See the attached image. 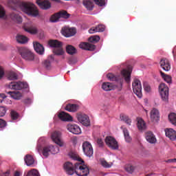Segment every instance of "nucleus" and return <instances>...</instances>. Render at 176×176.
<instances>
[{
  "label": "nucleus",
  "mask_w": 176,
  "mask_h": 176,
  "mask_svg": "<svg viewBox=\"0 0 176 176\" xmlns=\"http://www.w3.org/2000/svg\"><path fill=\"white\" fill-rule=\"evenodd\" d=\"M107 79L111 80V82H116L117 85H113L112 82H103L102 85V90L104 91H111V90H114V89H118V90H122L123 87V82L124 78L122 76H115L112 73H109L107 75Z\"/></svg>",
  "instance_id": "f257e3e1"
},
{
  "label": "nucleus",
  "mask_w": 176,
  "mask_h": 176,
  "mask_svg": "<svg viewBox=\"0 0 176 176\" xmlns=\"http://www.w3.org/2000/svg\"><path fill=\"white\" fill-rule=\"evenodd\" d=\"M21 9L24 13L32 17H38L39 16V10L36 6L30 2H22L20 4Z\"/></svg>",
  "instance_id": "f03ea898"
},
{
  "label": "nucleus",
  "mask_w": 176,
  "mask_h": 176,
  "mask_svg": "<svg viewBox=\"0 0 176 176\" xmlns=\"http://www.w3.org/2000/svg\"><path fill=\"white\" fill-rule=\"evenodd\" d=\"M19 53L25 61L30 62V61H34L36 64H38L39 63V58L36 57L35 54L32 53V52L30 51L29 50L21 47L19 49Z\"/></svg>",
  "instance_id": "7ed1b4c3"
},
{
  "label": "nucleus",
  "mask_w": 176,
  "mask_h": 176,
  "mask_svg": "<svg viewBox=\"0 0 176 176\" xmlns=\"http://www.w3.org/2000/svg\"><path fill=\"white\" fill-rule=\"evenodd\" d=\"M50 47H54L53 52L56 56H64L65 52L63 49V43L58 40H50L48 42Z\"/></svg>",
  "instance_id": "20e7f679"
},
{
  "label": "nucleus",
  "mask_w": 176,
  "mask_h": 176,
  "mask_svg": "<svg viewBox=\"0 0 176 176\" xmlns=\"http://www.w3.org/2000/svg\"><path fill=\"white\" fill-rule=\"evenodd\" d=\"M132 87L133 90V93L138 97L139 98H142V85H141V81L135 78L133 83Z\"/></svg>",
  "instance_id": "39448f33"
},
{
  "label": "nucleus",
  "mask_w": 176,
  "mask_h": 176,
  "mask_svg": "<svg viewBox=\"0 0 176 176\" xmlns=\"http://www.w3.org/2000/svg\"><path fill=\"white\" fill-rule=\"evenodd\" d=\"M61 18L69 19V14H68V12H67V11L65 10L60 11L59 12L55 13L52 15L50 19V21H51V23H57V21H58V19Z\"/></svg>",
  "instance_id": "423d86ee"
},
{
  "label": "nucleus",
  "mask_w": 176,
  "mask_h": 176,
  "mask_svg": "<svg viewBox=\"0 0 176 176\" xmlns=\"http://www.w3.org/2000/svg\"><path fill=\"white\" fill-rule=\"evenodd\" d=\"M36 149L40 155L42 153L43 156L45 157H49V155H50V148L49 146H43V145L41 144V140H38Z\"/></svg>",
  "instance_id": "0eeeda50"
},
{
  "label": "nucleus",
  "mask_w": 176,
  "mask_h": 176,
  "mask_svg": "<svg viewBox=\"0 0 176 176\" xmlns=\"http://www.w3.org/2000/svg\"><path fill=\"white\" fill-rule=\"evenodd\" d=\"M8 87L12 90H21V89H27L28 84L21 81L12 82L9 84Z\"/></svg>",
  "instance_id": "6e6552de"
},
{
  "label": "nucleus",
  "mask_w": 176,
  "mask_h": 176,
  "mask_svg": "<svg viewBox=\"0 0 176 176\" xmlns=\"http://www.w3.org/2000/svg\"><path fill=\"white\" fill-rule=\"evenodd\" d=\"M159 90L162 101H168V87L164 83H161Z\"/></svg>",
  "instance_id": "1a4fd4ad"
},
{
  "label": "nucleus",
  "mask_w": 176,
  "mask_h": 176,
  "mask_svg": "<svg viewBox=\"0 0 176 176\" xmlns=\"http://www.w3.org/2000/svg\"><path fill=\"white\" fill-rule=\"evenodd\" d=\"M104 142L109 148L114 150L119 149V144H118V142L116 141V138L111 136H107L106 137Z\"/></svg>",
  "instance_id": "9d476101"
},
{
  "label": "nucleus",
  "mask_w": 176,
  "mask_h": 176,
  "mask_svg": "<svg viewBox=\"0 0 176 176\" xmlns=\"http://www.w3.org/2000/svg\"><path fill=\"white\" fill-rule=\"evenodd\" d=\"M82 151L88 157H91L93 156L94 151H93V146H91V144L89 142H85L82 143Z\"/></svg>",
  "instance_id": "9b49d317"
},
{
  "label": "nucleus",
  "mask_w": 176,
  "mask_h": 176,
  "mask_svg": "<svg viewBox=\"0 0 176 176\" xmlns=\"http://www.w3.org/2000/svg\"><path fill=\"white\" fill-rule=\"evenodd\" d=\"M128 69H124L122 70L121 74L124 78V80L126 83H130V80L131 79V72H133V66H128Z\"/></svg>",
  "instance_id": "f8f14e48"
},
{
  "label": "nucleus",
  "mask_w": 176,
  "mask_h": 176,
  "mask_svg": "<svg viewBox=\"0 0 176 176\" xmlns=\"http://www.w3.org/2000/svg\"><path fill=\"white\" fill-rule=\"evenodd\" d=\"M52 140L60 146H64V142L61 140V132L60 131H54L52 134Z\"/></svg>",
  "instance_id": "ddd939ff"
},
{
  "label": "nucleus",
  "mask_w": 176,
  "mask_h": 176,
  "mask_svg": "<svg viewBox=\"0 0 176 176\" xmlns=\"http://www.w3.org/2000/svg\"><path fill=\"white\" fill-rule=\"evenodd\" d=\"M76 118L83 126H85L86 127L90 126V120L87 115L77 114Z\"/></svg>",
  "instance_id": "4468645a"
},
{
  "label": "nucleus",
  "mask_w": 176,
  "mask_h": 176,
  "mask_svg": "<svg viewBox=\"0 0 176 176\" xmlns=\"http://www.w3.org/2000/svg\"><path fill=\"white\" fill-rule=\"evenodd\" d=\"M36 3L43 10H47L52 8V3L48 0H36Z\"/></svg>",
  "instance_id": "2eb2a0df"
},
{
  "label": "nucleus",
  "mask_w": 176,
  "mask_h": 176,
  "mask_svg": "<svg viewBox=\"0 0 176 176\" xmlns=\"http://www.w3.org/2000/svg\"><path fill=\"white\" fill-rule=\"evenodd\" d=\"M150 119L151 122H159V120H160V113L159 112V110H157V109L153 108L151 111Z\"/></svg>",
  "instance_id": "dca6fc26"
},
{
  "label": "nucleus",
  "mask_w": 176,
  "mask_h": 176,
  "mask_svg": "<svg viewBox=\"0 0 176 176\" xmlns=\"http://www.w3.org/2000/svg\"><path fill=\"white\" fill-rule=\"evenodd\" d=\"M62 34L64 36H66V38H69V36H74V35L76 34V30L69 28H63L62 29Z\"/></svg>",
  "instance_id": "f3484780"
},
{
  "label": "nucleus",
  "mask_w": 176,
  "mask_h": 176,
  "mask_svg": "<svg viewBox=\"0 0 176 176\" xmlns=\"http://www.w3.org/2000/svg\"><path fill=\"white\" fill-rule=\"evenodd\" d=\"M160 64L161 68H162V69H164V71H166V72L171 69V65L170 64V61L167 58L161 59Z\"/></svg>",
  "instance_id": "a211bd4d"
},
{
  "label": "nucleus",
  "mask_w": 176,
  "mask_h": 176,
  "mask_svg": "<svg viewBox=\"0 0 176 176\" xmlns=\"http://www.w3.org/2000/svg\"><path fill=\"white\" fill-rule=\"evenodd\" d=\"M90 171L89 170V167L86 165H82V166H80V170H76V174L78 176H88Z\"/></svg>",
  "instance_id": "6ab92c4d"
},
{
  "label": "nucleus",
  "mask_w": 176,
  "mask_h": 176,
  "mask_svg": "<svg viewBox=\"0 0 176 176\" xmlns=\"http://www.w3.org/2000/svg\"><path fill=\"white\" fill-rule=\"evenodd\" d=\"M67 130L72 133V134L78 135L82 133V130H80V127L76 124H69L67 126Z\"/></svg>",
  "instance_id": "aec40b11"
},
{
  "label": "nucleus",
  "mask_w": 176,
  "mask_h": 176,
  "mask_svg": "<svg viewBox=\"0 0 176 176\" xmlns=\"http://www.w3.org/2000/svg\"><path fill=\"white\" fill-rule=\"evenodd\" d=\"M79 47L83 50H89L90 52H93V50H96V45L89 43H80Z\"/></svg>",
  "instance_id": "412c9836"
},
{
  "label": "nucleus",
  "mask_w": 176,
  "mask_h": 176,
  "mask_svg": "<svg viewBox=\"0 0 176 176\" xmlns=\"http://www.w3.org/2000/svg\"><path fill=\"white\" fill-rule=\"evenodd\" d=\"M64 169L65 170L68 175H74V165L72 164V163L69 162L65 163Z\"/></svg>",
  "instance_id": "4be33fe9"
},
{
  "label": "nucleus",
  "mask_w": 176,
  "mask_h": 176,
  "mask_svg": "<svg viewBox=\"0 0 176 176\" xmlns=\"http://www.w3.org/2000/svg\"><path fill=\"white\" fill-rule=\"evenodd\" d=\"M105 31V25L100 24L96 27L91 28L89 32V34H96V32H104Z\"/></svg>",
  "instance_id": "5701e85b"
},
{
  "label": "nucleus",
  "mask_w": 176,
  "mask_h": 176,
  "mask_svg": "<svg viewBox=\"0 0 176 176\" xmlns=\"http://www.w3.org/2000/svg\"><path fill=\"white\" fill-rule=\"evenodd\" d=\"M58 117L60 120H63V122H71V120H72V116L68 114V113L64 111L59 113Z\"/></svg>",
  "instance_id": "b1692460"
},
{
  "label": "nucleus",
  "mask_w": 176,
  "mask_h": 176,
  "mask_svg": "<svg viewBox=\"0 0 176 176\" xmlns=\"http://www.w3.org/2000/svg\"><path fill=\"white\" fill-rule=\"evenodd\" d=\"M165 134L171 141H175L176 140V131L173 129H168L165 130Z\"/></svg>",
  "instance_id": "393cba45"
},
{
  "label": "nucleus",
  "mask_w": 176,
  "mask_h": 176,
  "mask_svg": "<svg viewBox=\"0 0 176 176\" xmlns=\"http://www.w3.org/2000/svg\"><path fill=\"white\" fill-rule=\"evenodd\" d=\"M34 47L38 54L42 55L45 53V47L41 43L38 42L34 43Z\"/></svg>",
  "instance_id": "a878e982"
},
{
  "label": "nucleus",
  "mask_w": 176,
  "mask_h": 176,
  "mask_svg": "<svg viewBox=\"0 0 176 176\" xmlns=\"http://www.w3.org/2000/svg\"><path fill=\"white\" fill-rule=\"evenodd\" d=\"M65 109L68 112H76L79 109V105L69 103L66 105Z\"/></svg>",
  "instance_id": "bb28decb"
},
{
  "label": "nucleus",
  "mask_w": 176,
  "mask_h": 176,
  "mask_svg": "<svg viewBox=\"0 0 176 176\" xmlns=\"http://www.w3.org/2000/svg\"><path fill=\"white\" fill-rule=\"evenodd\" d=\"M146 140L150 144H155L156 143V138L155 135L151 131H148L146 133Z\"/></svg>",
  "instance_id": "cd10ccee"
},
{
  "label": "nucleus",
  "mask_w": 176,
  "mask_h": 176,
  "mask_svg": "<svg viewBox=\"0 0 176 176\" xmlns=\"http://www.w3.org/2000/svg\"><path fill=\"white\" fill-rule=\"evenodd\" d=\"M24 30L26 32H29V34H32L33 35H35V34H38V29L34 25H30L29 26H24Z\"/></svg>",
  "instance_id": "c85d7f7f"
},
{
  "label": "nucleus",
  "mask_w": 176,
  "mask_h": 176,
  "mask_svg": "<svg viewBox=\"0 0 176 176\" xmlns=\"http://www.w3.org/2000/svg\"><path fill=\"white\" fill-rule=\"evenodd\" d=\"M6 76L8 80H17V79H19L17 73L12 71L8 72L6 73Z\"/></svg>",
  "instance_id": "c756f323"
},
{
  "label": "nucleus",
  "mask_w": 176,
  "mask_h": 176,
  "mask_svg": "<svg viewBox=\"0 0 176 176\" xmlns=\"http://www.w3.org/2000/svg\"><path fill=\"white\" fill-rule=\"evenodd\" d=\"M16 39L18 43H21L22 45H24V43H27V42H28V38L21 34H17Z\"/></svg>",
  "instance_id": "7c9ffc66"
},
{
  "label": "nucleus",
  "mask_w": 176,
  "mask_h": 176,
  "mask_svg": "<svg viewBox=\"0 0 176 176\" xmlns=\"http://www.w3.org/2000/svg\"><path fill=\"white\" fill-rule=\"evenodd\" d=\"M66 52L67 54H70V56H74V54H76L78 53V50L76 48L72 45H68L66 46Z\"/></svg>",
  "instance_id": "2f4dec72"
},
{
  "label": "nucleus",
  "mask_w": 176,
  "mask_h": 176,
  "mask_svg": "<svg viewBox=\"0 0 176 176\" xmlns=\"http://www.w3.org/2000/svg\"><path fill=\"white\" fill-rule=\"evenodd\" d=\"M8 94H10L14 100H20L21 97H23V95L20 91H8L7 92Z\"/></svg>",
  "instance_id": "473e14b6"
},
{
  "label": "nucleus",
  "mask_w": 176,
  "mask_h": 176,
  "mask_svg": "<svg viewBox=\"0 0 176 176\" xmlns=\"http://www.w3.org/2000/svg\"><path fill=\"white\" fill-rule=\"evenodd\" d=\"M82 3L87 10H93V8H94L93 1L90 0H83Z\"/></svg>",
  "instance_id": "72a5a7b5"
},
{
  "label": "nucleus",
  "mask_w": 176,
  "mask_h": 176,
  "mask_svg": "<svg viewBox=\"0 0 176 176\" xmlns=\"http://www.w3.org/2000/svg\"><path fill=\"white\" fill-rule=\"evenodd\" d=\"M34 162L35 160H34V157H32L31 155H25V163L27 164V166H34Z\"/></svg>",
  "instance_id": "f704fd0d"
},
{
  "label": "nucleus",
  "mask_w": 176,
  "mask_h": 176,
  "mask_svg": "<svg viewBox=\"0 0 176 176\" xmlns=\"http://www.w3.org/2000/svg\"><path fill=\"white\" fill-rule=\"evenodd\" d=\"M137 126L140 130H145L146 129V124H145V121L142 120V118H138Z\"/></svg>",
  "instance_id": "c9c22d12"
},
{
  "label": "nucleus",
  "mask_w": 176,
  "mask_h": 176,
  "mask_svg": "<svg viewBox=\"0 0 176 176\" xmlns=\"http://www.w3.org/2000/svg\"><path fill=\"white\" fill-rule=\"evenodd\" d=\"M52 61H54V58L53 56H50L47 60L44 61V66L47 69H50L52 67Z\"/></svg>",
  "instance_id": "e433bc0d"
},
{
  "label": "nucleus",
  "mask_w": 176,
  "mask_h": 176,
  "mask_svg": "<svg viewBox=\"0 0 176 176\" xmlns=\"http://www.w3.org/2000/svg\"><path fill=\"white\" fill-rule=\"evenodd\" d=\"M10 17L12 19L14 20V21H17V23H22L23 21V19L21 18V16H20L19 14L12 12L10 15Z\"/></svg>",
  "instance_id": "4c0bfd02"
},
{
  "label": "nucleus",
  "mask_w": 176,
  "mask_h": 176,
  "mask_svg": "<svg viewBox=\"0 0 176 176\" xmlns=\"http://www.w3.org/2000/svg\"><path fill=\"white\" fill-rule=\"evenodd\" d=\"M120 119L122 120V122H124L126 124H128V126H131V119H130L128 116L122 114L120 116Z\"/></svg>",
  "instance_id": "58836bf2"
},
{
  "label": "nucleus",
  "mask_w": 176,
  "mask_h": 176,
  "mask_svg": "<svg viewBox=\"0 0 176 176\" xmlns=\"http://www.w3.org/2000/svg\"><path fill=\"white\" fill-rule=\"evenodd\" d=\"M169 122L173 124V126H176V113H170L168 115Z\"/></svg>",
  "instance_id": "ea45409f"
},
{
  "label": "nucleus",
  "mask_w": 176,
  "mask_h": 176,
  "mask_svg": "<svg viewBox=\"0 0 176 176\" xmlns=\"http://www.w3.org/2000/svg\"><path fill=\"white\" fill-rule=\"evenodd\" d=\"M160 74H161L162 79H164V80H165V82H166V83H171V76L164 74L162 71H160Z\"/></svg>",
  "instance_id": "a19ab883"
},
{
  "label": "nucleus",
  "mask_w": 176,
  "mask_h": 176,
  "mask_svg": "<svg viewBox=\"0 0 176 176\" xmlns=\"http://www.w3.org/2000/svg\"><path fill=\"white\" fill-rule=\"evenodd\" d=\"M50 152L52 153V155H56V153H58L60 152V148L57 147V146L50 145Z\"/></svg>",
  "instance_id": "79ce46f5"
},
{
  "label": "nucleus",
  "mask_w": 176,
  "mask_h": 176,
  "mask_svg": "<svg viewBox=\"0 0 176 176\" xmlns=\"http://www.w3.org/2000/svg\"><path fill=\"white\" fill-rule=\"evenodd\" d=\"M26 176H41V175H39V171H38V170L32 169L28 172Z\"/></svg>",
  "instance_id": "37998d69"
},
{
  "label": "nucleus",
  "mask_w": 176,
  "mask_h": 176,
  "mask_svg": "<svg viewBox=\"0 0 176 176\" xmlns=\"http://www.w3.org/2000/svg\"><path fill=\"white\" fill-rule=\"evenodd\" d=\"M125 169L127 173H129V174H133V173H134V170H135V167H134L133 165H127L125 167Z\"/></svg>",
  "instance_id": "c03bdc74"
},
{
  "label": "nucleus",
  "mask_w": 176,
  "mask_h": 176,
  "mask_svg": "<svg viewBox=\"0 0 176 176\" xmlns=\"http://www.w3.org/2000/svg\"><path fill=\"white\" fill-rule=\"evenodd\" d=\"M100 163L105 168H111V167H112V163L109 164L105 160H101Z\"/></svg>",
  "instance_id": "a18cd8bd"
},
{
  "label": "nucleus",
  "mask_w": 176,
  "mask_h": 176,
  "mask_svg": "<svg viewBox=\"0 0 176 176\" xmlns=\"http://www.w3.org/2000/svg\"><path fill=\"white\" fill-rule=\"evenodd\" d=\"M8 5L10 6H16L20 5V1L19 0H8Z\"/></svg>",
  "instance_id": "49530a36"
},
{
  "label": "nucleus",
  "mask_w": 176,
  "mask_h": 176,
  "mask_svg": "<svg viewBox=\"0 0 176 176\" xmlns=\"http://www.w3.org/2000/svg\"><path fill=\"white\" fill-rule=\"evenodd\" d=\"M10 115L11 119H12V120H16L19 118V113L16 112L14 110L11 111Z\"/></svg>",
  "instance_id": "de8ad7c7"
},
{
  "label": "nucleus",
  "mask_w": 176,
  "mask_h": 176,
  "mask_svg": "<svg viewBox=\"0 0 176 176\" xmlns=\"http://www.w3.org/2000/svg\"><path fill=\"white\" fill-rule=\"evenodd\" d=\"M89 42L93 43V42H98L100 41V36H91L88 39Z\"/></svg>",
  "instance_id": "09e8293b"
},
{
  "label": "nucleus",
  "mask_w": 176,
  "mask_h": 176,
  "mask_svg": "<svg viewBox=\"0 0 176 176\" xmlns=\"http://www.w3.org/2000/svg\"><path fill=\"white\" fill-rule=\"evenodd\" d=\"M6 107L3 106H0V116H5L6 115Z\"/></svg>",
  "instance_id": "8fccbe9b"
},
{
  "label": "nucleus",
  "mask_w": 176,
  "mask_h": 176,
  "mask_svg": "<svg viewBox=\"0 0 176 176\" xmlns=\"http://www.w3.org/2000/svg\"><path fill=\"white\" fill-rule=\"evenodd\" d=\"M80 167H83V166L79 162L76 163L74 167V173H76V171H79L80 170Z\"/></svg>",
  "instance_id": "3c124183"
},
{
  "label": "nucleus",
  "mask_w": 176,
  "mask_h": 176,
  "mask_svg": "<svg viewBox=\"0 0 176 176\" xmlns=\"http://www.w3.org/2000/svg\"><path fill=\"white\" fill-rule=\"evenodd\" d=\"M96 5L98 6H105V0H94Z\"/></svg>",
  "instance_id": "603ef678"
},
{
  "label": "nucleus",
  "mask_w": 176,
  "mask_h": 176,
  "mask_svg": "<svg viewBox=\"0 0 176 176\" xmlns=\"http://www.w3.org/2000/svg\"><path fill=\"white\" fill-rule=\"evenodd\" d=\"M5 14H6V12H5V9L2 6L0 5V19H2V17H5Z\"/></svg>",
  "instance_id": "864d4df0"
},
{
  "label": "nucleus",
  "mask_w": 176,
  "mask_h": 176,
  "mask_svg": "<svg viewBox=\"0 0 176 176\" xmlns=\"http://www.w3.org/2000/svg\"><path fill=\"white\" fill-rule=\"evenodd\" d=\"M143 86H144V90H145L147 93L151 92V86H149V85H148V83L144 82V83L143 84Z\"/></svg>",
  "instance_id": "5fc2aeb1"
},
{
  "label": "nucleus",
  "mask_w": 176,
  "mask_h": 176,
  "mask_svg": "<svg viewBox=\"0 0 176 176\" xmlns=\"http://www.w3.org/2000/svg\"><path fill=\"white\" fill-rule=\"evenodd\" d=\"M6 127V121L0 118V129Z\"/></svg>",
  "instance_id": "6e6d98bb"
},
{
  "label": "nucleus",
  "mask_w": 176,
  "mask_h": 176,
  "mask_svg": "<svg viewBox=\"0 0 176 176\" xmlns=\"http://www.w3.org/2000/svg\"><path fill=\"white\" fill-rule=\"evenodd\" d=\"M97 144L100 147L102 148V146H104V142L102 141V139L101 138H98L97 140Z\"/></svg>",
  "instance_id": "4d7b16f0"
},
{
  "label": "nucleus",
  "mask_w": 176,
  "mask_h": 176,
  "mask_svg": "<svg viewBox=\"0 0 176 176\" xmlns=\"http://www.w3.org/2000/svg\"><path fill=\"white\" fill-rule=\"evenodd\" d=\"M3 75H5V71L3 70V68L0 66V79L3 78Z\"/></svg>",
  "instance_id": "13d9d810"
},
{
  "label": "nucleus",
  "mask_w": 176,
  "mask_h": 176,
  "mask_svg": "<svg viewBox=\"0 0 176 176\" xmlns=\"http://www.w3.org/2000/svg\"><path fill=\"white\" fill-rule=\"evenodd\" d=\"M5 98H6V95L5 94H0V102H3Z\"/></svg>",
  "instance_id": "bf43d9fd"
},
{
  "label": "nucleus",
  "mask_w": 176,
  "mask_h": 176,
  "mask_svg": "<svg viewBox=\"0 0 176 176\" xmlns=\"http://www.w3.org/2000/svg\"><path fill=\"white\" fill-rule=\"evenodd\" d=\"M123 133H124V138L130 135V133H129V130H127V129H126V128L123 129Z\"/></svg>",
  "instance_id": "052dcab7"
},
{
  "label": "nucleus",
  "mask_w": 176,
  "mask_h": 176,
  "mask_svg": "<svg viewBox=\"0 0 176 176\" xmlns=\"http://www.w3.org/2000/svg\"><path fill=\"white\" fill-rule=\"evenodd\" d=\"M32 102V100L31 98H27L24 100V103L30 105Z\"/></svg>",
  "instance_id": "680f3d73"
},
{
  "label": "nucleus",
  "mask_w": 176,
  "mask_h": 176,
  "mask_svg": "<svg viewBox=\"0 0 176 176\" xmlns=\"http://www.w3.org/2000/svg\"><path fill=\"white\" fill-rule=\"evenodd\" d=\"M124 138H125L126 142H130L132 140L131 137L130 136V135H128V136H126Z\"/></svg>",
  "instance_id": "e2e57ef3"
},
{
  "label": "nucleus",
  "mask_w": 176,
  "mask_h": 176,
  "mask_svg": "<svg viewBox=\"0 0 176 176\" xmlns=\"http://www.w3.org/2000/svg\"><path fill=\"white\" fill-rule=\"evenodd\" d=\"M166 163H175V159H170L166 161Z\"/></svg>",
  "instance_id": "0e129e2a"
},
{
  "label": "nucleus",
  "mask_w": 176,
  "mask_h": 176,
  "mask_svg": "<svg viewBox=\"0 0 176 176\" xmlns=\"http://www.w3.org/2000/svg\"><path fill=\"white\" fill-rule=\"evenodd\" d=\"M10 174V171L8 170L3 174V176H9Z\"/></svg>",
  "instance_id": "69168bd1"
},
{
  "label": "nucleus",
  "mask_w": 176,
  "mask_h": 176,
  "mask_svg": "<svg viewBox=\"0 0 176 176\" xmlns=\"http://www.w3.org/2000/svg\"><path fill=\"white\" fill-rule=\"evenodd\" d=\"M69 64H74V58H69Z\"/></svg>",
  "instance_id": "338daca9"
},
{
  "label": "nucleus",
  "mask_w": 176,
  "mask_h": 176,
  "mask_svg": "<svg viewBox=\"0 0 176 176\" xmlns=\"http://www.w3.org/2000/svg\"><path fill=\"white\" fill-rule=\"evenodd\" d=\"M14 176H20V172L16 171V172L14 173Z\"/></svg>",
  "instance_id": "774afa93"
}]
</instances>
